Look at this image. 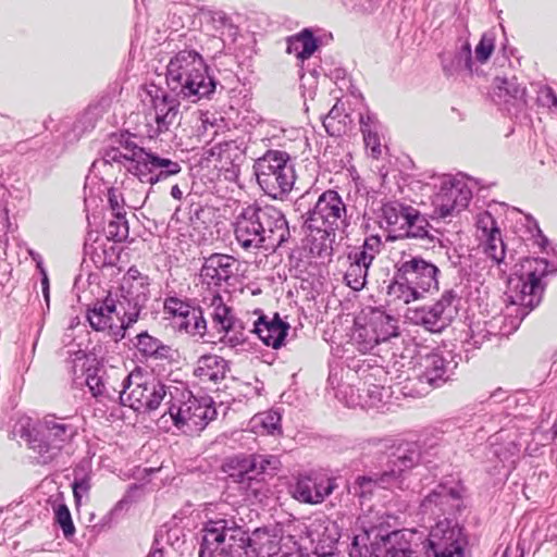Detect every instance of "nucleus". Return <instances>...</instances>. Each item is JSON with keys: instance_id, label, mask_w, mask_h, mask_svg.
I'll use <instances>...</instances> for the list:
<instances>
[{"instance_id": "obj_1", "label": "nucleus", "mask_w": 557, "mask_h": 557, "mask_svg": "<svg viewBox=\"0 0 557 557\" xmlns=\"http://www.w3.org/2000/svg\"><path fill=\"white\" fill-rule=\"evenodd\" d=\"M347 224V208L342 196L333 189L323 191L307 213L304 224L305 242L314 257H329L333 251L336 232Z\"/></svg>"}, {"instance_id": "obj_2", "label": "nucleus", "mask_w": 557, "mask_h": 557, "mask_svg": "<svg viewBox=\"0 0 557 557\" xmlns=\"http://www.w3.org/2000/svg\"><path fill=\"white\" fill-rule=\"evenodd\" d=\"M166 83L177 96L194 102L208 98L216 87L203 58L194 50H182L171 58Z\"/></svg>"}, {"instance_id": "obj_3", "label": "nucleus", "mask_w": 557, "mask_h": 557, "mask_svg": "<svg viewBox=\"0 0 557 557\" xmlns=\"http://www.w3.org/2000/svg\"><path fill=\"white\" fill-rule=\"evenodd\" d=\"M166 406L157 420L158 428L169 432L172 424L190 436L199 434L216 414L211 404L194 397L185 386H172Z\"/></svg>"}, {"instance_id": "obj_4", "label": "nucleus", "mask_w": 557, "mask_h": 557, "mask_svg": "<svg viewBox=\"0 0 557 557\" xmlns=\"http://www.w3.org/2000/svg\"><path fill=\"white\" fill-rule=\"evenodd\" d=\"M253 171L261 189L273 199H283L293 189L295 170L286 151L268 150L255 161Z\"/></svg>"}, {"instance_id": "obj_5", "label": "nucleus", "mask_w": 557, "mask_h": 557, "mask_svg": "<svg viewBox=\"0 0 557 557\" xmlns=\"http://www.w3.org/2000/svg\"><path fill=\"white\" fill-rule=\"evenodd\" d=\"M126 383L121 404L137 412L157 410L163 401L166 405L173 386L163 384L140 367L128 372Z\"/></svg>"}, {"instance_id": "obj_6", "label": "nucleus", "mask_w": 557, "mask_h": 557, "mask_svg": "<svg viewBox=\"0 0 557 557\" xmlns=\"http://www.w3.org/2000/svg\"><path fill=\"white\" fill-rule=\"evenodd\" d=\"M553 272V267L544 258L521 260L517 271L518 292L511 302L522 307L524 314L532 311L542 302L547 286L546 278Z\"/></svg>"}, {"instance_id": "obj_7", "label": "nucleus", "mask_w": 557, "mask_h": 557, "mask_svg": "<svg viewBox=\"0 0 557 557\" xmlns=\"http://www.w3.org/2000/svg\"><path fill=\"white\" fill-rule=\"evenodd\" d=\"M381 216L393 234L392 239H433L430 222L412 206L398 201L386 202L381 208Z\"/></svg>"}, {"instance_id": "obj_8", "label": "nucleus", "mask_w": 557, "mask_h": 557, "mask_svg": "<svg viewBox=\"0 0 557 557\" xmlns=\"http://www.w3.org/2000/svg\"><path fill=\"white\" fill-rule=\"evenodd\" d=\"M426 557H465L461 530L448 519L438 521L430 531Z\"/></svg>"}, {"instance_id": "obj_9", "label": "nucleus", "mask_w": 557, "mask_h": 557, "mask_svg": "<svg viewBox=\"0 0 557 557\" xmlns=\"http://www.w3.org/2000/svg\"><path fill=\"white\" fill-rule=\"evenodd\" d=\"M451 301L453 295L445 293L430 307L408 308L405 317L410 323L429 332L441 333L451 323Z\"/></svg>"}, {"instance_id": "obj_10", "label": "nucleus", "mask_w": 557, "mask_h": 557, "mask_svg": "<svg viewBox=\"0 0 557 557\" xmlns=\"http://www.w3.org/2000/svg\"><path fill=\"white\" fill-rule=\"evenodd\" d=\"M180 103L176 99L162 92L151 98V107L146 113L147 134L157 138L178 125Z\"/></svg>"}, {"instance_id": "obj_11", "label": "nucleus", "mask_w": 557, "mask_h": 557, "mask_svg": "<svg viewBox=\"0 0 557 557\" xmlns=\"http://www.w3.org/2000/svg\"><path fill=\"white\" fill-rule=\"evenodd\" d=\"M86 320L95 332L104 333L115 342L124 338L121 312L113 298L107 297L90 305L86 310Z\"/></svg>"}, {"instance_id": "obj_12", "label": "nucleus", "mask_w": 557, "mask_h": 557, "mask_svg": "<svg viewBox=\"0 0 557 557\" xmlns=\"http://www.w3.org/2000/svg\"><path fill=\"white\" fill-rule=\"evenodd\" d=\"M98 369H88L86 375V385L91 395L97 399H111L116 394L120 401L125 394L126 380L128 372L121 367L110 366L99 373Z\"/></svg>"}, {"instance_id": "obj_13", "label": "nucleus", "mask_w": 557, "mask_h": 557, "mask_svg": "<svg viewBox=\"0 0 557 557\" xmlns=\"http://www.w3.org/2000/svg\"><path fill=\"white\" fill-rule=\"evenodd\" d=\"M256 218L264 238V250L275 251L289 236V226L283 212L274 206L256 205Z\"/></svg>"}, {"instance_id": "obj_14", "label": "nucleus", "mask_w": 557, "mask_h": 557, "mask_svg": "<svg viewBox=\"0 0 557 557\" xmlns=\"http://www.w3.org/2000/svg\"><path fill=\"white\" fill-rule=\"evenodd\" d=\"M397 273L400 280L411 283L423 293L438 289V268L420 256L401 261Z\"/></svg>"}, {"instance_id": "obj_15", "label": "nucleus", "mask_w": 557, "mask_h": 557, "mask_svg": "<svg viewBox=\"0 0 557 557\" xmlns=\"http://www.w3.org/2000/svg\"><path fill=\"white\" fill-rule=\"evenodd\" d=\"M475 230V236L485 255L498 264L503 262L506 256L505 244L497 222L488 211L478 213Z\"/></svg>"}, {"instance_id": "obj_16", "label": "nucleus", "mask_w": 557, "mask_h": 557, "mask_svg": "<svg viewBox=\"0 0 557 557\" xmlns=\"http://www.w3.org/2000/svg\"><path fill=\"white\" fill-rule=\"evenodd\" d=\"M37 431L45 441L46 453L51 451V456L57 455L77 434L76 426L54 414H46L38 422Z\"/></svg>"}, {"instance_id": "obj_17", "label": "nucleus", "mask_w": 557, "mask_h": 557, "mask_svg": "<svg viewBox=\"0 0 557 557\" xmlns=\"http://www.w3.org/2000/svg\"><path fill=\"white\" fill-rule=\"evenodd\" d=\"M256 205L243 207L233 222L234 235L245 250H264V238L256 218Z\"/></svg>"}, {"instance_id": "obj_18", "label": "nucleus", "mask_w": 557, "mask_h": 557, "mask_svg": "<svg viewBox=\"0 0 557 557\" xmlns=\"http://www.w3.org/2000/svg\"><path fill=\"white\" fill-rule=\"evenodd\" d=\"M471 199V191L465 185L451 184L443 186L434 197V212L445 219L465 209Z\"/></svg>"}, {"instance_id": "obj_19", "label": "nucleus", "mask_w": 557, "mask_h": 557, "mask_svg": "<svg viewBox=\"0 0 557 557\" xmlns=\"http://www.w3.org/2000/svg\"><path fill=\"white\" fill-rule=\"evenodd\" d=\"M364 333V349L372 348L381 342H386L391 337L398 335L397 322L391 315L374 311L369 322L358 329V336L362 337Z\"/></svg>"}, {"instance_id": "obj_20", "label": "nucleus", "mask_w": 557, "mask_h": 557, "mask_svg": "<svg viewBox=\"0 0 557 557\" xmlns=\"http://www.w3.org/2000/svg\"><path fill=\"white\" fill-rule=\"evenodd\" d=\"M335 486L334 480L330 478L301 476L297 480L293 496L302 503L319 504L333 492Z\"/></svg>"}, {"instance_id": "obj_21", "label": "nucleus", "mask_w": 557, "mask_h": 557, "mask_svg": "<svg viewBox=\"0 0 557 557\" xmlns=\"http://www.w3.org/2000/svg\"><path fill=\"white\" fill-rule=\"evenodd\" d=\"M123 152L121 158L128 162L127 171L136 176L143 183L151 185L158 182V178L149 176L148 163L152 152L143 147L137 146L134 141L126 139L123 144Z\"/></svg>"}, {"instance_id": "obj_22", "label": "nucleus", "mask_w": 557, "mask_h": 557, "mask_svg": "<svg viewBox=\"0 0 557 557\" xmlns=\"http://www.w3.org/2000/svg\"><path fill=\"white\" fill-rule=\"evenodd\" d=\"M222 471L234 482L246 484L245 488L247 490L248 495H252L256 498L259 497L260 488L252 486L253 484H260V482L255 480L250 455H239L227 458L222 466Z\"/></svg>"}, {"instance_id": "obj_23", "label": "nucleus", "mask_w": 557, "mask_h": 557, "mask_svg": "<svg viewBox=\"0 0 557 557\" xmlns=\"http://www.w3.org/2000/svg\"><path fill=\"white\" fill-rule=\"evenodd\" d=\"M230 371L228 362L213 354L203 355L195 363L193 374L201 384L218 385Z\"/></svg>"}, {"instance_id": "obj_24", "label": "nucleus", "mask_w": 557, "mask_h": 557, "mask_svg": "<svg viewBox=\"0 0 557 557\" xmlns=\"http://www.w3.org/2000/svg\"><path fill=\"white\" fill-rule=\"evenodd\" d=\"M289 327V324L284 322L278 313H275L273 318L262 314L255 322L253 332L264 345L277 349L283 345Z\"/></svg>"}, {"instance_id": "obj_25", "label": "nucleus", "mask_w": 557, "mask_h": 557, "mask_svg": "<svg viewBox=\"0 0 557 557\" xmlns=\"http://www.w3.org/2000/svg\"><path fill=\"white\" fill-rule=\"evenodd\" d=\"M223 520L209 521L202 529L199 557H231L225 543Z\"/></svg>"}, {"instance_id": "obj_26", "label": "nucleus", "mask_w": 557, "mask_h": 557, "mask_svg": "<svg viewBox=\"0 0 557 557\" xmlns=\"http://www.w3.org/2000/svg\"><path fill=\"white\" fill-rule=\"evenodd\" d=\"M223 520L209 521L202 529L199 557H231L225 543Z\"/></svg>"}, {"instance_id": "obj_27", "label": "nucleus", "mask_w": 557, "mask_h": 557, "mask_svg": "<svg viewBox=\"0 0 557 557\" xmlns=\"http://www.w3.org/2000/svg\"><path fill=\"white\" fill-rule=\"evenodd\" d=\"M223 520L209 521L202 529L199 557H231L225 543Z\"/></svg>"}, {"instance_id": "obj_28", "label": "nucleus", "mask_w": 557, "mask_h": 557, "mask_svg": "<svg viewBox=\"0 0 557 557\" xmlns=\"http://www.w3.org/2000/svg\"><path fill=\"white\" fill-rule=\"evenodd\" d=\"M236 259L228 255L213 253L205 259L200 275L214 285L227 282L234 275Z\"/></svg>"}, {"instance_id": "obj_29", "label": "nucleus", "mask_w": 557, "mask_h": 557, "mask_svg": "<svg viewBox=\"0 0 557 557\" xmlns=\"http://www.w3.org/2000/svg\"><path fill=\"white\" fill-rule=\"evenodd\" d=\"M205 158L214 162V166L228 171L231 166L242 161L244 150L237 140H224L205 149Z\"/></svg>"}, {"instance_id": "obj_30", "label": "nucleus", "mask_w": 557, "mask_h": 557, "mask_svg": "<svg viewBox=\"0 0 557 557\" xmlns=\"http://www.w3.org/2000/svg\"><path fill=\"white\" fill-rule=\"evenodd\" d=\"M374 540H386L388 535L382 525L363 527L361 532L354 536L349 548L350 557H377L374 555Z\"/></svg>"}, {"instance_id": "obj_31", "label": "nucleus", "mask_w": 557, "mask_h": 557, "mask_svg": "<svg viewBox=\"0 0 557 557\" xmlns=\"http://www.w3.org/2000/svg\"><path fill=\"white\" fill-rule=\"evenodd\" d=\"M338 262L341 263L344 283L352 290H361L366 286L370 265L363 263L349 252L344 259H339Z\"/></svg>"}, {"instance_id": "obj_32", "label": "nucleus", "mask_w": 557, "mask_h": 557, "mask_svg": "<svg viewBox=\"0 0 557 557\" xmlns=\"http://www.w3.org/2000/svg\"><path fill=\"white\" fill-rule=\"evenodd\" d=\"M282 535L267 528L256 529L250 534L249 557H273Z\"/></svg>"}, {"instance_id": "obj_33", "label": "nucleus", "mask_w": 557, "mask_h": 557, "mask_svg": "<svg viewBox=\"0 0 557 557\" xmlns=\"http://www.w3.org/2000/svg\"><path fill=\"white\" fill-rule=\"evenodd\" d=\"M209 315L218 333L226 335L235 323L232 308L228 307L220 294H213L208 304Z\"/></svg>"}, {"instance_id": "obj_34", "label": "nucleus", "mask_w": 557, "mask_h": 557, "mask_svg": "<svg viewBox=\"0 0 557 557\" xmlns=\"http://www.w3.org/2000/svg\"><path fill=\"white\" fill-rule=\"evenodd\" d=\"M423 371L419 375L421 383H426L430 388L442 386L446 382V362L440 355H429L424 359Z\"/></svg>"}, {"instance_id": "obj_35", "label": "nucleus", "mask_w": 557, "mask_h": 557, "mask_svg": "<svg viewBox=\"0 0 557 557\" xmlns=\"http://www.w3.org/2000/svg\"><path fill=\"white\" fill-rule=\"evenodd\" d=\"M136 348L145 356L160 360H170L173 356L171 346L163 344L159 338L148 332H141L136 336Z\"/></svg>"}, {"instance_id": "obj_36", "label": "nucleus", "mask_w": 557, "mask_h": 557, "mask_svg": "<svg viewBox=\"0 0 557 557\" xmlns=\"http://www.w3.org/2000/svg\"><path fill=\"white\" fill-rule=\"evenodd\" d=\"M495 95L504 102H525L527 88L522 86L517 77H495Z\"/></svg>"}, {"instance_id": "obj_37", "label": "nucleus", "mask_w": 557, "mask_h": 557, "mask_svg": "<svg viewBox=\"0 0 557 557\" xmlns=\"http://www.w3.org/2000/svg\"><path fill=\"white\" fill-rule=\"evenodd\" d=\"M223 531L226 533L224 540L230 556L240 557L244 554L246 557H249L250 534L239 527H228L226 520H223Z\"/></svg>"}, {"instance_id": "obj_38", "label": "nucleus", "mask_w": 557, "mask_h": 557, "mask_svg": "<svg viewBox=\"0 0 557 557\" xmlns=\"http://www.w3.org/2000/svg\"><path fill=\"white\" fill-rule=\"evenodd\" d=\"M388 301L395 305H409L423 296L418 287L405 280H396L388 285Z\"/></svg>"}, {"instance_id": "obj_39", "label": "nucleus", "mask_w": 557, "mask_h": 557, "mask_svg": "<svg viewBox=\"0 0 557 557\" xmlns=\"http://www.w3.org/2000/svg\"><path fill=\"white\" fill-rule=\"evenodd\" d=\"M317 49V39L309 29H304L288 39L287 53H295L300 60L309 59Z\"/></svg>"}, {"instance_id": "obj_40", "label": "nucleus", "mask_w": 557, "mask_h": 557, "mask_svg": "<svg viewBox=\"0 0 557 557\" xmlns=\"http://www.w3.org/2000/svg\"><path fill=\"white\" fill-rule=\"evenodd\" d=\"M250 426L259 435H274L281 431V416L275 411L257 413L251 418Z\"/></svg>"}, {"instance_id": "obj_41", "label": "nucleus", "mask_w": 557, "mask_h": 557, "mask_svg": "<svg viewBox=\"0 0 557 557\" xmlns=\"http://www.w3.org/2000/svg\"><path fill=\"white\" fill-rule=\"evenodd\" d=\"M383 247L382 239L379 235H371L367 237L360 247H356L349 251L350 255L356 256L363 263L371 265L376 256L381 252Z\"/></svg>"}, {"instance_id": "obj_42", "label": "nucleus", "mask_w": 557, "mask_h": 557, "mask_svg": "<svg viewBox=\"0 0 557 557\" xmlns=\"http://www.w3.org/2000/svg\"><path fill=\"white\" fill-rule=\"evenodd\" d=\"M147 168L149 170V176H152L151 174L156 169H160V173L154 177L158 178V181L176 175L182 171V168L177 162L168 158L159 157L153 152Z\"/></svg>"}, {"instance_id": "obj_43", "label": "nucleus", "mask_w": 557, "mask_h": 557, "mask_svg": "<svg viewBox=\"0 0 557 557\" xmlns=\"http://www.w3.org/2000/svg\"><path fill=\"white\" fill-rule=\"evenodd\" d=\"M53 510V521L55 524H58L63 533V536L66 540L72 539L76 533V528L74 525L71 511L69 507L63 504H54L52 506Z\"/></svg>"}, {"instance_id": "obj_44", "label": "nucleus", "mask_w": 557, "mask_h": 557, "mask_svg": "<svg viewBox=\"0 0 557 557\" xmlns=\"http://www.w3.org/2000/svg\"><path fill=\"white\" fill-rule=\"evenodd\" d=\"M448 503V493L444 487L433 490L421 502L420 509L424 515H436L443 511V507Z\"/></svg>"}, {"instance_id": "obj_45", "label": "nucleus", "mask_w": 557, "mask_h": 557, "mask_svg": "<svg viewBox=\"0 0 557 557\" xmlns=\"http://www.w3.org/2000/svg\"><path fill=\"white\" fill-rule=\"evenodd\" d=\"M250 460L255 475L275 473L281 467L280 458L274 455L252 454Z\"/></svg>"}, {"instance_id": "obj_46", "label": "nucleus", "mask_w": 557, "mask_h": 557, "mask_svg": "<svg viewBox=\"0 0 557 557\" xmlns=\"http://www.w3.org/2000/svg\"><path fill=\"white\" fill-rule=\"evenodd\" d=\"M360 129L363 136V143L367 149L370 150L373 159H379L382 154V145L377 131L373 128L371 123L361 121Z\"/></svg>"}, {"instance_id": "obj_47", "label": "nucleus", "mask_w": 557, "mask_h": 557, "mask_svg": "<svg viewBox=\"0 0 557 557\" xmlns=\"http://www.w3.org/2000/svg\"><path fill=\"white\" fill-rule=\"evenodd\" d=\"M194 308L195 307L177 297L165 298L163 306L164 313L173 318L175 321L186 319Z\"/></svg>"}, {"instance_id": "obj_48", "label": "nucleus", "mask_w": 557, "mask_h": 557, "mask_svg": "<svg viewBox=\"0 0 557 557\" xmlns=\"http://www.w3.org/2000/svg\"><path fill=\"white\" fill-rule=\"evenodd\" d=\"M129 234L128 222L125 219H116L108 224V239L114 243H123Z\"/></svg>"}, {"instance_id": "obj_49", "label": "nucleus", "mask_w": 557, "mask_h": 557, "mask_svg": "<svg viewBox=\"0 0 557 557\" xmlns=\"http://www.w3.org/2000/svg\"><path fill=\"white\" fill-rule=\"evenodd\" d=\"M399 473L400 472L391 470L388 472H384L380 475H376L375 478H367V476L359 478L358 482L361 486L364 485L367 482H374L375 484H377L379 486H381L383 488H389V487L395 486L398 483Z\"/></svg>"}, {"instance_id": "obj_50", "label": "nucleus", "mask_w": 557, "mask_h": 557, "mask_svg": "<svg viewBox=\"0 0 557 557\" xmlns=\"http://www.w3.org/2000/svg\"><path fill=\"white\" fill-rule=\"evenodd\" d=\"M107 196L110 209L115 219H123L126 212L124 210L125 200L122 193L117 188L111 187L108 189Z\"/></svg>"}, {"instance_id": "obj_51", "label": "nucleus", "mask_w": 557, "mask_h": 557, "mask_svg": "<svg viewBox=\"0 0 557 557\" xmlns=\"http://www.w3.org/2000/svg\"><path fill=\"white\" fill-rule=\"evenodd\" d=\"M190 319H194L193 324L186 323L187 325V334L196 336H203L207 331V322L202 315V311L200 308H194L189 314Z\"/></svg>"}, {"instance_id": "obj_52", "label": "nucleus", "mask_w": 557, "mask_h": 557, "mask_svg": "<svg viewBox=\"0 0 557 557\" xmlns=\"http://www.w3.org/2000/svg\"><path fill=\"white\" fill-rule=\"evenodd\" d=\"M495 49L494 38L484 34L475 47V58L480 63H485Z\"/></svg>"}, {"instance_id": "obj_53", "label": "nucleus", "mask_w": 557, "mask_h": 557, "mask_svg": "<svg viewBox=\"0 0 557 557\" xmlns=\"http://www.w3.org/2000/svg\"><path fill=\"white\" fill-rule=\"evenodd\" d=\"M413 550L411 548L410 541L406 539V533L401 532L399 543L391 544L389 556L391 557H411Z\"/></svg>"}, {"instance_id": "obj_54", "label": "nucleus", "mask_w": 557, "mask_h": 557, "mask_svg": "<svg viewBox=\"0 0 557 557\" xmlns=\"http://www.w3.org/2000/svg\"><path fill=\"white\" fill-rule=\"evenodd\" d=\"M72 490L75 504L78 506L82 500L81 492L87 493L90 490L89 480L87 478L75 480L72 484Z\"/></svg>"}, {"instance_id": "obj_55", "label": "nucleus", "mask_w": 557, "mask_h": 557, "mask_svg": "<svg viewBox=\"0 0 557 557\" xmlns=\"http://www.w3.org/2000/svg\"><path fill=\"white\" fill-rule=\"evenodd\" d=\"M417 465V460L413 457V454H405L397 458L395 466L398 467V472H403L405 469H410Z\"/></svg>"}, {"instance_id": "obj_56", "label": "nucleus", "mask_w": 557, "mask_h": 557, "mask_svg": "<svg viewBox=\"0 0 557 557\" xmlns=\"http://www.w3.org/2000/svg\"><path fill=\"white\" fill-rule=\"evenodd\" d=\"M139 311L136 310L129 313H121V320L123 321V332L126 333V330L129 329L134 323L138 321Z\"/></svg>"}, {"instance_id": "obj_57", "label": "nucleus", "mask_w": 557, "mask_h": 557, "mask_svg": "<svg viewBox=\"0 0 557 557\" xmlns=\"http://www.w3.org/2000/svg\"><path fill=\"white\" fill-rule=\"evenodd\" d=\"M336 119V108L334 107L329 113L327 115L325 116L324 121H323V125L326 129V132L334 136L335 135V132L332 131V128L334 127V121Z\"/></svg>"}, {"instance_id": "obj_58", "label": "nucleus", "mask_w": 557, "mask_h": 557, "mask_svg": "<svg viewBox=\"0 0 557 557\" xmlns=\"http://www.w3.org/2000/svg\"><path fill=\"white\" fill-rule=\"evenodd\" d=\"M193 322H194V319H190L188 315L186 319H181L180 321H175V324L181 331H184L187 333V326H186L187 324L186 323L193 324Z\"/></svg>"}, {"instance_id": "obj_59", "label": "nucleus", "mask_w": 557, "mask_h": 557, "mask_svg": "<svg viewBox=\"0 0 557 557\" xmlns=\"http://www.w3.org/2000/svg\"><path fill=\"white\" fill-rule=\"evenodd\" d=\"M171 196L176 200H181L183 198V190L180 188L178 185L172 186Z\"/></svg>"}, {"instance_id": "obj_60", "label": "nucleus", "mask_w": 557, "mask_h": 557, "mask_svg": "<svg viewBox=\"0 0 557 557\" xmlns=\"http://www.w3.org/2000/svg\"><path fill=\"white\" fill-rule=\"evenodd\" d=\"M547 97L550 99L552 104L557 107V96L555 95L552 88L547 89Z\"/></svg>"}, {"instance_id": "obj_61", "label": "nucleus", "mask_w": 557, "mask_h": 557, "mask_svg": "<svg viewBox=\"0 0 557 557\" xmlns=\"http://www.w3.org/2000/svg\"><path fill=\"white\" fill-rule=\"evenodd\" d=\"M147 557H163V552L161 549H152Z\"/></svg>"}, {"instance_id": "obj_62", "label": "nucleus", "mask_w": 557, "mask_h": 557, "mask_svg": "<svg viewBox=\"0 0 557 557\" xmlns=\"http://www.w3.org/2000/svg\"><path fill=\"white\" fill-rule=\"evenodd\" d=\"M127 273H128V275H131L132 277H134V278H135V277H136V275H138V274H139V271H138L136 268L132 267V268L128 270V272H127Z\"/></svg>"}, {"instance_id": "obj_63", "label": "nucleus", "mask_w": 557, "mask_h": 557, "mask_svg": "<svg viewBox=\"0 0 557 557\" xmlns=\"http://www.w3.org/2000/svg\"><path fill=\"white\" fill-rule=\"evenodd\" d=\"M42 286H44V292L46 290V288H48V278L45 276V278L42 280Z\"/></svg>"}, {"instance_id": "obj_64", "label": "nucleus", "mask_w": 557, "mask_h": 557, "mask_svg": "<svg viewBox=\"0 0 557 557\" xmlns=\"http://www.w3.org/2000/svg\"><path fill=\"white\" fill-rule=\"evenodd\" d=\"M553 430H554V437L556 438L557 437V420L555 421V423L553 425Z\"/></svg>"}]
</instances>
